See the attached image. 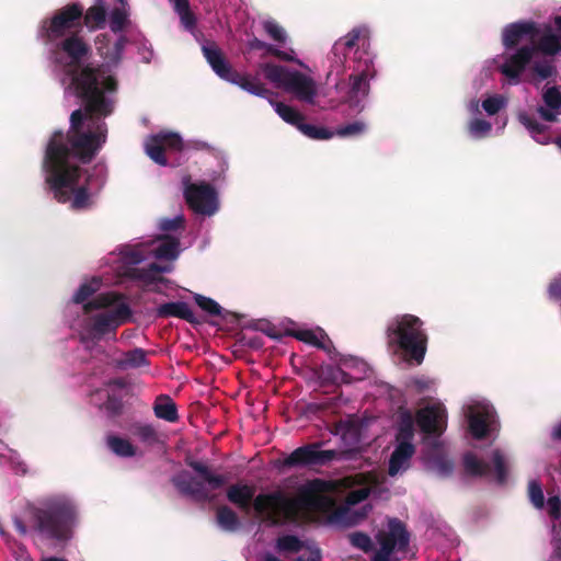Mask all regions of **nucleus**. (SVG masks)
<instances>
[{
  "label": "nucleus",
  "instance_id": "obj_1",
  "mask_svg": "<svg viewBox=\"0 0 561 561\" xmlns=\"http://www.w3.org/2000/svg\"><path fill=\"white\" fill-rule=\"evenodd\" d=\"M75 94L81 100L83 108L70 115V127L64 135L70 151V159L90 163L106 141L107 125L102 121L114 111L118 83L113 76L105 75L102 67L87 65L72 76Z\"/></svg>",
  "mask_w": 561,
  "mask_h": 561
},
{
  "label": "nucleus",
  "instance_id": "obj_2",
  "mask_svg": "<svg viewBox=\"0 0 561 561\" xmlns=\"http://www.w3.org/2000/svg\"><path fill=\"white\" fill-rule=\"evenodd\" d=\"M328 483L321 479H313L305 484L296 497H289L282 491L261 493L255 495V489L249 484L236 483L227 489L228 501L242 512L249 513L251 505L260 515L273 525L294 520L304 510H323L333 505L332 499L323 493Z\"/></svg>",
  "mask_w": 561,
  "mask_h": 561
},
{
  "label": "nucleus",
  "instance_id": "obj_3",
  "mask_svg": "<svg viewBox=\"0 0 561 561\" xmlns=\"http://www.w3.org/2000/svg\"><path fill=\"white\" fill-rule=\"evenodd\" d=\"M43 169L46 172V183L58 203H68L75 210L88 209L93 205V198L85 183L79 185L83 170L70 162V151L64 135L56 130L45 150Z\"/></svg>",
  "mask_w": 561,
  "mask_h": 561
},
{
  "label": "nucleus",
  "instance_id": "obj_4",
  "mask_svg": "<svg viewBox=\"0 0 561 561\" xmlns=\"http://www.w3.org/2000/svg\"><path fill=\"white\" fill-rule=\"evenodd\" d=\"M386 334L389 345L397 344L407 362L422 364L427 348V335L419 317L409 313L396 317L387 327Z\"/></svg>",
  "mask_w": 561,
  "mask_h": 561
},
{
  "label": "nucleus",
  "instance_id": "obj_5",
  "mask_svg": "<svg viewBox=\"0 0 561 561\" xmlns=\"http://www.w3.org/2000/svg\"><path fill=\"white\" fill-rule=\"evenodd\" d=\"M185 463L197 477L186 470L174 474L171 478V482L180 494L197 502H206L211 499L209 491L218 490L226 485L227 477L215 473L206 463L190 458L185 459Z\"/></svg>",
  "mask_w": 561,
  "mask_h": 561
},
{
  "label": "nucleus",
  "instance_id": "obj_6",
  "mask_svg": "<svg viewBox=\"0 0 561 561\" xmlns=\"http://www.w3.org/2000/svg\"><path fill=\"white\" fill-rule=\"evenodd\" d=\"M35 529L45 538L67 541L71 538L76 508L68 501H54L34 511Z\"/></svg>",
  "mask_w": 561,
  "mask_h": 561
},
{
  "label": "nucleus",
  "instance_id": "obj_7",
  "mask_svg": "<svg viewBox=\"0 0 561 561\" xmlns=\"http://www.w3.org/2000/svg\"><path fill=\"white\" fill-rule=\"evenodd\" d=\"M202 53L214 72L222 80L233 83L253 95L262 98L272 95V92L257 78L233 69L215 42H206L202 46Z\"/></svg>",
  "mask_w": 561,
  "mask_h": 561
},
{
  "label": "nucleus",
  "instance_id": "obj_8",
  "mask_svg": "<svg viewBox=\"0 0 561 561\" xmlns=\"http://www.w3.org/2000/svg\"><path fill=\"white\" fill-rule=\"evenodd\" d=\"M83 5L71 2L56 10L54 14L42 21L39 37L46 44L58 43L66 36L82 32Z\"/></svg>",
  "mask_w": 561,
  "mask_h": 561
},
{
  "label": "nucleus",
  "instance_id": "obj_9",
  "mask_svg": "<svg viewBox=\"0 0 561 561\" xmlns=\"http://www.w3.org/2000/svg\"><path fill=\"white\" fill-rule=\"evenodd\" d=\"M323 442H314L302 445L293 450L286 458L279 461L282 468H308L323 467L337 458L339 453L334 449L323 450Z\"/></svg>",
  "mask_w": 561,
  "mask_h": 561
},
{
  "label": "nucleus",
  "instance_id": "obj_10",
  "mask_svg": "<svg viewBox=\"0 0 561 561\" xmlns=\"http://www.w3.org/2000/svg\"><path fill=\"white\" fill-rule=\"evenodd\" d=\"M413 438L414 421L412 416L407 413L402 415L400 420L396 435L397 446L389 459L388 472L390 476H396L401 469H404L409 466V461L415 453Z\"/></svg>",
  "mask_w": 561,
  "mask_h": 561
},
{
  "label": "nucleus",
  "instance_id": "obj_11",
  "mask_svg": "<svg viewBox=\"0 0 561 561\" xmlns=\"http://www.w3.org/2000/svg\"><path fill=\"white\" fill-rule=\"evenodd\" d=\"M380 545L371 561H389L397 549L399 552H407L410 545V533L407 526L399 518H391L388 522V531H380L377 535Z\"/></svg>",
  "mask_w": 561,
  "mask_h": 561
},
{
  "label": "nucleus",
  "instance_id": "obj_12",
  "mask_svg": "<svg viewBox=\"0 0 561 561\" xmlns=\"http://www.w3.org/2000/svg\"><path fill=\"white\" fill-rule=\"evenodd\" d=\"M376 70L371 59L367 58L363 62L359 60L357 68L350 75V89L346 95V102L351 108L362 112L364 110L363 101L370 91V80L375 78Z\"/></svg>",
  "mask_w": 561,
  "mask_h": 561
},
{
  "label": "nucleus",
  "instance_id": "obj_13",
  "mask_svg": "<svg viewBox=\"0 0 561 561\" xmlns=\"http://www.w3.org/2000/svg\"><path fill=\"white\" fill-rule=\"evenodd\" d=\"M184 197L188 207L196 214L210 216L217 210V193L209 183L187 184Z\"/></svg>",
  "mask_w": 561,
  "mask_h": 561
},
{
  "label": "nucleus",
  "instance_id": "obj_14",
  "mask_svg": "<svg viewBox=\"0 0 561 561\" xmlns=\"http://www.w3.org/2000/svg\"><path fill=\"white\" fill-rule=\"evenodd\" d=\"M369 37V31L366 26H357L350 31L345 36L339 38L332 46L328 55L331 67L341 68L347 56V51L355 47L364 46Z\"/></svg>",
  "mask_w": 561,
  "mask_h": 561
},
{
  "label": "nucleus",
  "instance_id": "obj_15",
  "mask_svg": "<svg viewBox=\"0 0 561 561\" xmlns=\"http://www.w3.org/2000/svg\"><path fill=\"white\" fill-rule=\"evenodd\" d=\"M58 49L64 51L70 59L69 69L67 73L72 78L73 73L81 71L83 68L78 69V66L84 60L91 48L80 33H73L64 37L58 43H53Z\"/></svg>",
  "mask_w": 561,
  "mask_h": 561
},
{
  "label": "nucleus",
  "instance_id": "obj_16",
  "mask_svg": "<svg viewBox=\"0 0 561 561\" xmlns=\"http://www.w3.org/2000/svg\"><path fill=\"white\" fill-rule=\"evenodd\" d=\"M540 34V25L534 21H518L507 24L502 32V44L506 49L515 48L525 38L531 44Z\"/></svg>",
  "mask_w": 561,
  "mask_h": 561
},
{
  "label": "nucleus",
  "instance_id": "obj_17",
  "mask_svg": "<svg viewBox=\"0 0 561 561\" xmlns=\"http://www.w3.org/2000/svg\"><path fill=\"white\" fill-rule=\"evenodd\" d=\"M535 55V47L525 45L519 47L514 54L510 55L501 65L500 71L507 77L514 84L519 83L520 76L530 64Z\"/></svg>",
  "mask_w": 561,
  "mask_h": 561
},
{
  "label": "nucleus",
  "instance_id": "obj_18",
  "mask_svg": "<svg viewBox=\"0 0 561 561\" xmlns=\"http://www.w3.org/2000/svg\"><path fill=\"white\" fill-rule=\"evenodd\" d=\"M416 421L423 433L440 435L444 431L446 411L440 405L426 407L417 412Z\"/></svg>",
  "mask_w": 561,
  "mask_h": 561
},
{
  "label": "nucleus",
  "instance_id": "obj_19",
  "mask_svg": "<svg viewBox=\"0 0 561 561\" xmlns=\"http://www.w3.org/2000/svg\"><path fill=\"white\" fill-rule=\"evenodd\" d=\"M131 316V310L126 302H121L111 313H99L92 319V331L99 335H104L118 325L117 319L126 321Z\"/></svg>",
  "mask_w": 561,
  "mask_h": 561
},
{
  "label": "nucleus",
  "instance_id": "obj_20",
  "mask_svg": "<svg viewBox=\"0 0 561 561\" xmlns=\"http://www.w3.org/2000/svg\"><path fill=\"white\" fill-rule=\"evenodd\" d=\"M285 90L294 93L300 101L310 104L314 102L317 95L314 81L297 70L289 76Z\"/></svg>",
  "mask_w": 561,
  "mask_h": 561
},
{
  "label": "nucleus",
  "instance_id": "obj_21",
  "mask_svg": "<svg viewBox=\"0 0 561 561\" xmlns=\"http://www.w3.org/2000/svg\"><path fill=\"white\" fill-rule=\"evenodd\" d=\"M535 53L540 51L546 56H556L561 53V34H556L550 24L540 27V34L533 45Z\"/></svg>",
  "mask_w": 561,
  "mask_h": 561
},
{
  "label": "nucleus",
  "instance_id": "obj_22",
  "mask_svg": "<svg viewBox=\"0 0 561 561\" xmlns=\"http://www.w3.org/2000/svg\"><path fill=\"white\" fill-rule=\"evenodd\" d=\"M542 101L546 106H540L538 113L546 122H556L561 114V92L558 87H548L542 92Z\"/></svg>",
  "mask_w": 561,
  "mask_h": 561
},
{
  "label": "nucleus",
  "instance_id": "obj_23",
  "mask_svg": "<svg viewBox=\"0 0 561 561\" xmlns=\"http://www.w3.org/2000/svg\"><path fill=\"white\" fill-rule=\"evenodd\" d=\"M158 318H179L192 324H198L199 320L195 317L190 305L184 301L165 302L157 308Z\"/></svg>",
  "mask_w": 561,
  "mask_h": 561
},
{
  "label": "nucleus",
  "instance_id": "obj_24",
  "mask_svg": "<svg viewBox=\"0 0 561 561\" xmlns=\"http://www.w3.org/2000/svg\"><path fill=\"white\" fill-rule=\"evenodd\" d=\"M366 517L364 510H353L350 506H339L330 514V520L342 527H351L359 524Z\"/></svg>",
  "mask_w": 561,
  "mask_h": 561
},
{
  "label": "nucleus",
  "instance_id": "obj_25",
  "mask_svg": "<svg viewBox=\"0 0 561 561\" xmlns=\"http://www.w3.org/2000/svg\"><path fill=\"white\" fill-rule=\"evenodd\" d=\"M289 335L294 336L298 341L310 344L327 353H331L332 351H334V345L323 331H321L320 336L314 331L307 329L291 331Z\"/></svg>",
  "mask_w": 561,
  "mask_h": 561
},
{
  "label": "nucleus",
  "instance_id": "obj_26",
  "mask_svg": "<svg viewBox=\"0 0 561 561\" xmlns=\"http://www.w3.org/2000/svg\"><path fill=\"white\" fill-rule=\"evenodd\" d=\"M168 268L158 264L151 263L148 267L138 268L131 267L128 270L127 275L133 279L142 280L146 284L162 283L165 279L160 276V273L167 272Z\"/></svg>",
  "mask_w": 561,
  "mask_h": 561
},
{
  "label": "nucleus",
  "instance_id": "obj_27",
  "mask_svg": "<svg viewBox=\"0 0 561 561\" xmlns=\"http://www.w3.org/2000/svg\"><path fill=\"white\" fill-rule=\"evenodd\" d=\"M153 412L158 419L170 423L179 421V413L175 402L168 394H160L153 403Z\"/></svg>",
  "mask_w": 561,
  "mask_h": 561
},
{
  "label": "nucleus",
  "instance_id": "obj_28",
  "mask_svg": "<svg viewBox=\"0 0 561 561\" xmlns=\"http://www.w3.org/2000/svg\"><path fill=\"white\" fill-rule=\"evenodd\" d=\"M462 465L465 473L470 477L482 478L490 473V465L471 451L463 455Z\"/></svg>",
  "mask_w": 561,
  "mask_h": 561
},
{
  "label": "nucleus",
  "instance_id": "obj_29",
  "mask_svg": "<svg viewBox=\"0 0 561 561\" xmlns=\"http://www.w3.org/2000/svg\"><path fill=\"white\" fill-rule=\"evenodd\" d=\"M106 22V10L103 4H94L85 12L83 11L82 27L87 26L90 31L103 28Z\"/></svg>",
  "mask_w": 561,
  "mask_h": 561
},
{
  "label": "nucleus",
  "instance_id": "obj_30",
  "mask_svg": "<svg viewBox=\"0 0 561 561\" xmlns=\"http://www.w3.org/2000/svg\"><path fill=\"white\" fill-rule=\"evenodd\" d=\"M469 430L477 439H483L489 434V413L479 411L469 415Z\"/></svg>",
  "mask_w": 561,
  "mask_h": 561
},
{
  "label": "nucleus",
  "instance_id": "obj_31",
  "mask_svg": "<svg viewBox=\"0 0 561 561\" xmlns=\"http://www.w3.org/2000/svg\"><path fill=\"white\" fill-rule=\"evenodd\" d=\"M261 69L268 81L277 84L278 87H283L284 89L287 84L289 76L293 72L283 66L271 62L261 65Z\"/></svg>",
  "mask_w": 561,
  "mask_h": 561
},
{
  "label": "nucleus",
  "instance_id": "obj_32",
  "mask_svg": "<svg viewBox=\"0 0 561 561\" xmlns=\"http://www.w3.org/2000/svg\"><path fill=\"white\" fill-rule=\"evenodd\" d=\"M492 463L495 482L499 485H504L508 479V461L502 450L494 449L492 451Z\"/></svg>",
  "mask_w": 561,
  "mask_h": 561
},
{
  "label": "nucleus",
  "instance_id": "obj_33",
  "mask_svg": "<svg viewBox=\"0 0 561 561\" xmlns=\"http://www.w3.org/2000/svg\"><path fill=\"white\" fill-rule=\"evenodd\" d=\"M122 298V295L114 291L102 293L95 296L92 300L87 301L83 305V310L85 313H89L93 310L103 309L113 306Z\"/></svg>",
  "mask_w": 561,
  "mask_h": 561
},
{
  "label": "nucleus",
  "instance_id": "obj_34",
  "mask_svg": "<svg viewBox=\"0 0 561 561\" xmlns=\"http://www.w3.org/2000/svg\"><path fill=\"white\" fill-rule=\"evenodd\" d=\"M107 447L119 457H133L136 455V448L126 438L116 435H108L106 438Z\"/></svg>",
  "mask_w": 561,
  "mask_h": 561
},
{
  "label": "nucleus",
  "instance_id": "obj_35",
  "mask_svg": "<svg viewBox=\"0 0 561 561\" xmlns=\"http://www.w3.org/2000/svg\"><path fill=\"white\" fill-rule=\"evenodd\" d=\"M325 379L330 380L332 383L335 385H350L354 381L362 380L363 376L351 375L348 371L345 370L343 366L339 364L336 367L329 366L325 369Z\"/></svg>",
  "mask_w": 561,
  "mask_h": 561
},
{
  "label": "nucleus",
  "instance_id": "obj_36",
  "mask_svg": "<svg viewBox=\"0 0 561 561\" xmlns=\"http://www.w3.org/2000/svg\"><path fill=\"white\" fill-rule=\"evenodd\" d=\"M273 105L275 107V112L282 117L283 121L298 129V126L305 119V116L299 111L283 102H275Z\"/></svg>",
  "mask_w": 561,
  "mask_h": 561
},
{
  "label": "nucleus",
  "instance_id": "obj_37",
  "mask_svg": "<svg viewBox=\"0 0 561 561\" xmlns=\"http://www.w3.org/2000/svg\"><path fill=\"white\" fill-rule=\"evenodd\" d=\"M179 245L180 242L176 238L167 236L156 248L154 255L157 259L174 260L179 254Z\"/></svg>",
  "mask_w": 561,
  "mask_h": 561
},
{
  "label": "nucleus",
  "instance_id": "obj_38",
  "mask_svg": "<svg viewBox=\"0 0 561 561\" xmlns=\"http://www.w3.org/2000/svg\"><path fill=\"white\" fill-rule=\"evenodd\" d=\"M148 365L147 352L139 347L124 353V357L121 362V366L124 368H139Z\"/></svg>",
  "mask_w": 561,
  "mask_h": 561
},
{
  "label": "nucleus",
  "instance_id": "obj_39",
  "mask_svg": "<svg viewBox=\"0 0 561 561\" xmlns=\"http://www.w3.org/2000/svg\"><path fill=\"white\" fill-rule=\"evenodd\" d=\"M102 280L100 277H92L89 282L80 285L72 297L75 304H83L101 288Z\"/></svg>",
  "mask_w": 561,
  "mask_h": 561
},
{
  "label": "nucleus",
  "instance_id": "obj_40",
  "mask_svg": "<svg viewBox=\"0 0 561 561\" xmlns=\"http://www.w3.org/2000/svg\"><path fill=\"white\" fill-rule=\"evenodd\" d=\"M519 122L531 133L536 141L546 144V131L548 129L546 125L539 123L536 118L527 114L519 115Z\"/></svg>",
  "mask_w": 561,
  "mask_h": 561
},
{
  "label": "nucleus",
  "instance_id": "obj_41",
  "mask_svg": "<svg viewBox=\"0 0 561 561\" xmlns=\"http://www.w3.org/2000/svg\"><path fill=\"white\" fill-rule=\"evenodd\" d=\"M165 149L161 144V140L157 136H152L146 144V153L149 158L158 163L159 165L165 167L168 160L165 158Z\"/></svg>",
  "mask_w": 561,
  "mask_h": 561
},
{
  "label": "nucleus",
  "instance_id": "obj_42",
  "mask_svg": "<svg viewBox=\"0 0 561 561\" xmlns=\"http://www.w3.org/2000/svg\"><path fill=\"white\" fill-rule=\"evenodd\" d=\"M298 130H300L305 136L316 140H327L334 136V131H331L323 126L306 123L305 119L298 126Z\"/></svg>",
  "mask_w": 561,
  "mask_h": 561
},
{
  "label": "nucleus",
  "instance_id": "obj_43",
  "mask_svg": "<svg viewBox=\"0 0 561 561\" xmlns=\"http://www.w3.org/2000/svg\"><path fill=\"white\" fill-rule=\"evenodd\" d=\"M110 28L113 33H121L129 24L126 7L114 8L110 13Z\"/></svg>",
  "mask_w": 561,
  "mask_h": 561
},
{
  "label": "nucleus",
  "instance_id": "obj_44",
  "mask_svg": "<svg viewBox=\"0 0 561 561\" xmlns=\"http://www.w3.org/2000/svg\"><path fill=\"white\" fill-rule=\"evenodd\" d=\"M127 43V37L125 35H121L111 49H108L106 53L101 51L100 54L104 57L108 65L116 66L122 60L123 53Z\"/></svg>",
  "mask_w": 561,
  "mask_h": 561
},
{
  "label": "nucleus",
  "instance_id": "obj_45",
  "mask_svg": "<svg viewBox=\"0 0 561 561\" xmlns=\"http://www.w3.org/2000/svg\"><path fill=\"white\" fill-rule=\"evenodd\" d=\"M217 520L220 526L228 530H234L240 525L237 513L226 505L217 510Z\"/></svg>",
  "mask_w": 561,
  "mask_h": 561
},
{
  "label": "nucleus",
  "instance_id": "obj_46",
  "mask_svg": "<svg viewBox=\"0 0 561 561\" xmlns=\"http://www.w3.org/2000/svg\"><path fill=\"white\" fill-rule=\"evenodd\" d=\"M133 433L140 442L147 445L152 446L159 442L158 432L151 424H135Z\"/></svg>",
  "mask_w": 561,
  "mask_h": 561
},
{
  "label": "nucleus",
  "instance_id": "obj_47",
  "mask_svg": "<svg viewBox=\"0 0 561 561\" xmlns=\"http://www.w3.org/2000/svg\"><path fill=\"white\" fill-rule=\"evenodd\" d=\"M350 543L365 553L373 551L374 543L371 538L363 531H354L347 535Z\"/></svg>",
  "mask_w": 561,
  "mask_h": 561
},
{
  "label": "nucleus",
  "instance_id": "obj_48",
  "mask_svg": "<svg viewBox=\"0 0 561 561\" xmlns=\"http://www.w3.org/2000/svg\"><path fill=\"white\" fill-rule=\"evenodd\" d=\"M528 499L534 507L541 510L545 506V495L541 483L537 480H530L527 488Z\"/></svg>",
  "mask_w": 561,
  "mask_h": 561
},
{
  "label": "nucleus",
  "instance_id": "obj_49",
  "mask_svg": "<svg viewBox=\"0 0 561 561\" xmlns=\"http://www.w3.org/2000/svg\"><path fill=\"white\" fill-rule=\"evenodd\" d=\"M279 551L299 552L302 549V541L294 535H284L276 541Z\"/></svg>",
  "mask_w": 561,
  "mask_h": 561
},
{
  "label": "nucleus",
  "instance_id": "obj_50",
  "mask_svg": "<svg viewBox=\"0 0 561 561\" xmlns=\"http://www.w3.org/2000/svg\"><path fill=\"white\" fill-rule=\"evenodd\" d=\"M337 362L345 369L355 370L357 376H363V378L365 377L366 370H367V364L364 360H362L357 357H354V356L340 355V358Z\"/></svg>",
  "mask_w": 561,
  "mask_h": 561
},
{
  "label": "nucleus",
  "instance_id": "obj_51",
  "mask_svg": "<svg viewBox=\"0 0 561 561\" xmlns=\"http://www.w3.org/2000/svg\"><path fill=\"white\" fill-rule=\"evenodd\" d=\"M194 300L196 305L204 310L205 312L209 313L210 316H220L222 308L219 306L217 301L209 297H205L201 294H196L194 296Z\"/></svg>",
  "mask_w": 561,
  "mask_h": 561
},
{
  "label": "nucleus",
  "instance_id": "obj_52",
  "mask_svg": "<svg viewBox=\"0 0 561 561\" xmlns=\"http://www.w3.org/2000/svg\"><path fill=\"white\" fill-rule=\"evenodd\" d=\"M263 30L275 42L283 44L286 42L285 30L275 21L266 20L263 22Z\"/></svg>",
  "mask_w": 561,
  "mask_h": 561
},
{
  "label": "nucleus",
  "instance_id": "obj_53",
  "mask_svg": "<svg viewBox=\"0 0 561 561\" xmlns=\"http://www.w3.org/2000/svg\"><path fill=\"white\" fill-rule=\"evenodd\" d=\"M366 130V124L362 121H355L344 126H340L334 134L340 137H351L364 134Z\"/></svg>",
  "mask_w": 561,
  "mask_h": 561
},
{
  "label": "nucleus",
  "instance_id": "obj_54",
  "mask_svg": "<svg viewBox=\"0 0 561 561\" xmlns=\"http://www.w3.org/2000/svg\"><path fill=\"white\" fill-rule=\"evenodd\" d=\"M161 140L164 149H171L180 151L183 148L182 138L175 133H161L156 135Z\"/></svg>",
  "mask_w": 561,
  "mask_h": 561
},
{
  "label": "nucleus",
  "instance_id": "obj_55",
  "mask_svg": "<svg viewBox=\"0 0 561 561\" xmlns=\"http://www.w3.org/2000/svg\"><path fill=\"white\" fill-rule=\"evenodd\" d=\"M492 129L490 122L485 119L476 118L469 124V131L477 138L485 137Z\"/></svg>",
  "mask_w": 561,
  "mask_h": 561
},
{
  "label": "nucleus",
  "instance_id": "obj_56",
  "mask_svg": "<svg viewBox=\"0 0 561 561\" xmlns=\"http://www.w3.org/2000/svg\"><path fill=\"white\" fill-rule=\"evenodd\" d=\"M531 70L541 80H546L557 73L556 67L548 61L536 62Z\"/></svg>",
  "mask_w": 561,
  "mask_h": 561
},
{
  "label": "nucleus",
  "instance_id": "obj_57",
  "mask_svg": "<svg viewBox=\"0 0 561 561\" xmlns=\"http://www.w3.org/2000/svg\"><path fill=\"white\" fill-rule=\"evenodd\" d=\"M502 106L503 101L499 96H490L482 102V107L489 115H495Z\"/></svg>",
  "mask_w": 561,
  "mask_h": 561
},
{
  "label": "nucleus",
  "instance_id": "obj_58",
  "mask_svg": "<svg viewBox=\"0 0 561 561\" xmlns=\"http://www.w3.org/2000/svg\"><path fill=\"white\" fill-rule=\"evenodd\" d=\"M548 513L552 519L561 517V497L559 495L550 496L547 501Z\"/></svg>",
  "mask_w": 561,
  "mask_h": 561
},
{
  "label": "nucleus",
  "instance_id": "obj_59",
  "mask_svg": "<svg viewBox=\"0 0 561 561\" xmlns=\"http://www.w3.org/2000/svg\"><path fill=\"white\" fill-rule=\"evenodd\" d=\"M179 16L185 30L193 31L196 27L197 19L191 9L180 12Z\"/></svg>",
  "mask_w": 561,
  "mask_h": 561
},
{
  "label": "nucleus",
  "instance_id": "obj_60",
  "mask_svg": "<svg viewBox=\"0 0 561 561\" xmlns=\"http://www.w3.org/2000/svg\"><path fill=\"white\" fill-rule=\"evenodd\" d=\"M104 408L106 411L112 414H119L123 408L122 401L115 397L114 394H107V399L104 403Z\"/></svg>",
  "mask_w": 561,
  "mask_h": 561
},
{
  "label": "nucleus",
  "instance_id": "obj_61",
  "mask_svg": "<svg viewBox=\"0 0 561 561\" xmlns=\"http://www.w3.org/2000/svg\"><path fill=\"white\" fill-rule=\"evenodd\" d=\"M184 224V219L181 216H178L173 219H164L162 220L160 228L164 231H175L180 229Z\"/></svg>",
  "mask_w": 561,
  "mask_h": 561
},
{
  "label": "nucleus",
  "instance_id": "obj_62",
  "mask_svg": "<svg viewBox=\"0 0 561 561\" xmlns=\"http://www.w3.org/2000/svg\"><path fill=\"white\" fill-rule=\"evenodd\" d=\"M553 552L549 558V561H561V531L557 533V536L552 538Z\"/></svg>",
  "mask_w": 561,
  "mask_h": 561
},
{
  "label": "nucleus",
  "instance_id": "obj_63",
  "mask_svg": "<svg viewBox=\"0 0 561 561\" xmlns=\"http://www.w3.org/2000/svg\"><path fill=\"white\" fill-rule=\"evenodd\" d=\"M437 469L440 476L448 477L453 472L454 465L450 460L439 459L437 460Z\"/></svg>",
  "mask_w": 561,
  "mask_h": 561
},
{
  "label": "nucleus",
  "instance_id": "obj_64",
  "mask_svg": "<svg viewBox=\"0 0 561 561\" xmlns=\"http://www.w3.org/2000/svg\"><path fill=\"white\" fill-rule=\"evenodd\" d=\"M549 297L552 299H561V280H553L548 288Z\"/></svg>",
  "mask_w": 561,
  "mask_h": 561
}]
</instances>
